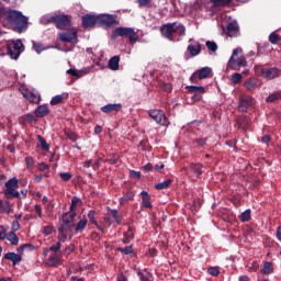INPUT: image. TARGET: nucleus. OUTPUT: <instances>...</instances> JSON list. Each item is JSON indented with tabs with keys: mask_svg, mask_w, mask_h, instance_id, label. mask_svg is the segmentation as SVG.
Wrapping results in <instances>:
<instances>
[{
	"mask_svg": "<svg viewBox=\"0 0 281 281\" xmlns=\"http://www.w3.org/2000/svg\"><path fill=\"white\" fill-rule=\"evenodd\" d=\"M33 43V49L36 52V54H41V52H45V46L43 44L37 43V42H32Z\"/></svg>",
	"mask_w": 281,
	"mask_h": 281,
	"instance_id": "43",
	"label": "nucleus"
},
{
	"mask_svg": "<svg viewBox=\"0 0 281 281\" xmlns=\"http://www.w3.org/2000/svg\"><path fill=\"white\" fill-rule=\"evenodd\" d=\"M249 218H251V210H246L245 212L241 213L240 221L243 223H247V221H249Z\"/></svg>",
	"mask_w": 281,
	"mask_h": 281,
	"instance_id": "41",
	"label": "nucleus"
},
{
	"mask_svg": "<svg viewBox=\"0 0 281 281\" xmlns=\"http://www.w3.org/2000/svg\"><path fill=\"white\" fill-rule=\"evenodd\" d=\"M22 52H25V46L21 40H15L7 45V54L13 59L18 60Z\"/></svg>",
	"mask_w": 281,
	"mask_h": 281,
	"instance_id": "7",
	"label": "nucleus"
},
{
	"mask_svg": "<svg viewBox=\"0 0 281 281\" xmlns=\"http://www.w3.org/2000/svg\"><path fill=\"white\" fill-rule=\"evenodd\" d=\"M4 194L7 199H12L14 196L15 199H19L20 193L16 191V188L7 187L4 190Z\"/></svg>",
	"mask_w": 281,
	"mask_h": 281,
	"instance_id": "23",
	"label": "nucleus"
},
{
	"mask_svg": "<svg viewBox=\"0 0 281 281\" xmlns=\"http://www.w3.org/2000/svg\"><path fill=\"white\" fill-rule=\"evenodd\" d=\"M205 78H212V68L203 67L196 70L190 78L191 82H196V80H205Z\"/></svg>",
	"mask_w": 281,
	"mask_h": 281,
	"instance_id": "10",
	"label": "nucleus"
},
{
	"mask_svg": "<svg viewBox=\"0 0 281 281\" xmlns=\"http://www.w3.org/2000/svg\"><path fill=\"white\" fill-rule=\"evenodd\" d=\"M80 203V199L74 196L70 204V212L61 216V223L58 228V240L67 243L74 238V227H76V206Z\"/></svg>",
	"mask_w": 281,
	"mask_h": 281,
	"instance_id": "1",
	"label": "nucleus"
},
{
	"mask_svg": "<svg viewBox=\"0 0 281 281\" xmlns=\"http://www.w3.org/2000/svg\"><path fill=\"white\" fill-rule=\"evenodd\" d=\"M7 21L18 32H25V30H27V16L19 11L9 10Z\"/></svg>",
	"mask_w": 281,
	"mask_h": 281,
	"instance_id": "2",
	"label": "nucleus"
},
{
	"mask_svg": "<svg viewBox=\"0 0 281 281\" xmlns=\"http://www.w3.org/2000/svg\"><path fill=\"white\" fill-rule=\"evenodd\" d=\"M117 36L130 38L131 45H135L139 41V35H137V32L133 27H116L112 34V38H117Z\"/></svg>",
	"mask_w": 281,
	"mask_h": 281,
	"instance_id": "6",
	"label": "nucleus"
},
{
	"mask_svg": "<svg viewBox=\"0 0 281 281\" xmlns=\"http://www.w3.org/2000/svg\"><path fill=\"white\" fill-rule=\"evenodd\" d=\"M8 229H10L8 226L0 225V240H5L8 237Z\"/></svg>",
	"mask_w": 281,
	"mask_h": 281,
	"instance_id": "40",
	"label": "nucleus"
},
{
	"mask_svg": "<svg viewBox=\"0 0 281 281\" xmlns=\"http://www.w3.org/2000/svg\"><path fill=\"white\" fill-rule=\"evenodd\" d=\"M60 179H63V181H69V179H71V173L69 172H61L59 173Z\"/></svg>",
	"mask_w": 281,
	"mask_h": 281,
	"instance_id": "58",
	"label": "nucleus"
},
{
	"mask_svg": "<svg viewBox=\"0 0 281 281\" xmlns=\"http://www.w3.org/2000/svg\"><path fill=\"white\" fill-rule=\"evenodd\" d=\"M149 117L156 122L157 124H160V126H168L169 122L166 117V113L161 110H150Z\"/></svg>",
	"mask_w": 281,
	"mask_h": 281,
	"instance_id": "9",
	"label": "nucleus"
},
{
	"mask_svg": "<svg viewBox=\"0 0 281 281\" xmlns=\"http://www.w3.org/2000/svg\"><path fill=\"white\" fill-rule=\"evenodd\" d=\"M38 170L40 172H45L44 177H49V175H47L49 172V165H45L44 162H41L38 166Z\"/></svg>",
	"mask_w": 281,
	"mask_h": 281,
	"instance_id": "45",
	"label": "nucleus"
},
{
	"mask_svg": "<svg viewBox=\"0 0 281 281\" xmlns=\"http://www.w3.org/2000/svg\"><path fill=\"white\" fill-rule=\"evenodd\" d=\"M35 212L40 218H43V210L41 209V205H35Z\"/></svg>",
	"mask_w": 281,
	"mask_h": 281,
	"instance_id": "59",
	"label": "nucleus"
},
{
	"mask_svg": "<svg viewBox=\"0 0 281 281\" xmlns=\"http://www.w3.org/2000/svg\"><path fill=\"white\" fill-rule=\"evenodd\" d=\"M238 32H239L238 22L233 21L227 24L228 36H231V37L238 36Z\"/></svg>",
	"mask_w": 281,
	"mask_h": 281,
	"instance_id": "18",
	"label": "nucleus"
},
{
	"mask_svg": "<svg viewBox=\"0 0 281 281\" xmlns=\"http://www.w3.org/2000/svg\"><path fill=\"white\" fill-rule=\"evenodd\" d=\"M131 177H134V179H139L142 177V173L139 171H130Z\"/></svg>",
	"mask_w": 281,
	"mask_h": 281,
	"instance_id": "60",
	"label": "nucleus"
},
{
	"mask_svg": "<svg viewBox=\"0 0 281 281\" xmlns=\"http://www.w3.org/2000/svg\"><path fill=\"white\" fill-rule=\"evenodd\" d=\"M25 249H34V246L30 244H24L18 248V252L23 254Z\"/></svg>",
	"mask_w": 281,
	"mask_h": 281,
	"instance_id": "53",
	"label": "nucleus"
},
{
	"mask_svg": "<svg viewBox=\"0 0 281 281\" xmlns=\"http://www.w3.org/2000/svg\"><path fill=\"white\" fill-rule=\"evenodd\" d=\"M95 23H99L98 15L88 14L82 18L83 27H93Z\"/></svg>",
	"mask_w": 281,
	"mask_h": 281,
	"instance_id": "17",
	"label": "nucleus"
},
{
	"mask_svg": "<svg viewBox=\"0 0 281 281\" xmlns=\"http://www.w3.org/2000/svg\"><path fill=\"white\" fill-rule=\"evenodd\" d=\"M187 91L190 93H205V88L202 86H188Z\"/></svg>",
	"mask_w": 281,
	"mask_h": 281,
	"instance_id": "30",
	"label": "nucleus"
},
{
	"mask_svg": "<svg viewBox=\"0 0 281 281\" xmlns=\"http://www.w3.org/2000/svg\"><path fill=\"white\" fill-rule=\"evenodd\" d=\"M150 3V0H138V5L140 8H144V5H148Z\"/></svg>",
	"mask_w": 281,
	"mask_h": 281,
	"instance_id": "64",
	"label": "nucleus"
},
{
	"mask_svg": "<svg viewBox=\"0 0 281 281\" xmlns=\"http://www.w3.org/2000/svg\"><path fill=\"white\" fill-rule=\"evenodd\" d=\"M232 82L234 85H240V82H243V75L239 72H234L232 75Z\"/></svg>",
	"mask_w": 281,
	"mask_h": 281,
	"instance_id": "37",
	"label": "nucleus"
},
{
	"mask_svg": "<svg viewBox=\"0 0 281 281\" xmlns=\"http://www.w3.org/2000/svg\"><path fill=\"white\" fill-rule=\"evenodd\" d=\"M160 32L162 36H165L169 41H175V38H172L173 34H179V36H186V26L178 22L168 23L160 27Z\"/></svg>",
	"mask_w": 281,
	"mask_h": 281,
	"instance_id": "3",
	"label": "nucleus"
},
{
	"mask_svg": "<svg viewBox=\"0 0 281 281\" xmlns=\"http://www.w3.org/2000/svg\"><path fill=\"white\" fill-rule=\"evenodd\" d=\"M109 215L112 216V218H114V221H115L116 223H119V224L122 223V217L120 216V213H117L116 210L110 211V212H109Z\"/></svg>",
	"mask_w": 281,
	"mask_h": 281,
	"instance_id": "44",
	"label": "nucleus"
},
{
	"mask_svg": "<svg viewBox=\"0 0 281 281\" xmlns=\"http://www.w3.org/2000/svg\"><path fill=\"white\" fill-rule=\"evenodd\" d=\"M269 41L270 43H272V45H278V43H280V35L271 33L269 36Z\"/></svg>",
	"mask_w": 281,
	"mask_h": 281,
	"instance_id": "48",
	"label": "nucleus"
},
{
	"mask_svg": "<svg viewBox=\"0 0 281 281\" xmlns=\"http://www.w3.org/2000/svg\"><path fill=\"white\" fill-rule=\"evenodd\" d=\"M244 87L248 90V91H256V89H258V79L256 78H249L244 82Z\"/></svg>",
	"mask_w": 281,
	"mask_h": 281,
	"instance_id": "20",
	"label": "nucleus"
},
{
	"mask_svg": "<svg viewBox=\"0 0 281 281\" xmlns=\"http://www.w3.org/2000/svg\"><path fill=\"white\" fill-rule=\"evenodd\" d=\"M34 113L36 117H45V115H49V108L47 105H40Z\"/></svg>",
	"mask_w": 281,
	"mask_h": 281,
	"instance_id": "22",
	"label": "nucleus"
},
{
	"mask_svg": "<svg viewBox=\"0 0 281 281\" xmlns=\"http://www.w3.org/2000/svg\"><path fill=\"white\" fill-rule=\"evenodd\" d=\"M209 273H210V276H218V273H221V270H218V268H216V267H211V268H209Z\"/></svg>",
	"mask_w": 281,
	"mask_h": 281,
	"instance_id": "56",
	"label": "nucleus"
},
{
	"mask_svg": "<svg viewBox=\"0 0 281 281\" xmlns=\"http://www.w3.org/2000/svg\"><path fill=\"white\" fill-rule=\"evenodd\" d=\"M134 198H135V193L128 192L127 194H125L123 198L120 199V204L124 205L126 201H133Z\"/></svg>",
	"mask_w": 281,
	"mask_h": 281,
	"instance_id": "34",
	"label": "nucleus"
},
{
	"mask_svg": "<svg viewBox=\"0 0 281 281\" xmlns=\"http://www.w3.org/2000/svg\"><path fill=\"white\" fill-rule=\"evenodd\" d=\"M281 69L278 67L266 68L263 71L265 80H276V78H280Z\"/></svg>",
	"mask_w": 281,
	"mask_h": 281,
	"instance_id": "13",
	"label": "nucleus"
},
{
	"mask_svg": "<svg viewBox=\"0 0 281 281\" xmlns=\"http://www.w3.org/2000/svg\"><path fill=\"white\" fill-rule=\"evenodd\" d=\"M66 74H68L69 76H75L76 78H81V75L77 69L70 68L66 71Z\"/></svg>",
	"mask_w": 281,
	"mask_h": 281,
	"instance_id": "54",
	"label": "nucleus"
},
{
	"mask_svg": "<svg viewBox=\"0 0 281 281\" xmlns=\"http://www.w3.org/2000/svg\"><path fill=\"white\" fill-rule=\"evenodd\" d=\"M190 170H193V172L198 176L201 177L203 175V170H201V165L192 164L189 166Z\"/></svg>",
	"mask_w": 281,
	"mask_h": 281,
	"instance_id": "36",
	"label": "nucleus"
},
{
	"mask_svg": "<svg viewBox=\"0 0 281 281\" xmlns=\"http://www.w3.org/2000/svg\"><path fill=\"white\" fill-rule=\"evenodd\" d=\"M25 162H26V168H29V170H32V167L34 166V159H32V157H26Z\"/></svg>",
	"mask_w": 281,
	"mask_h": 281,
	"instance_id": "57",
	"label": "nucleus"
},
{
	"mask_svg": "<svg viewBox=\"0 0 281 281\" xmlns=\"http://www.w3.org/2000/svg\"><path fill=\"white\" fill-rule=\"evenodd\" d=\"M261 142L262 144H269L271 142V136L265 135L263 137H261Z\"/></svg>",
	"mask_w": 281,
	"mask_h": 281,
	"instance_id": "62",
	"label": "nucleus"
},
{
	"mask_svg": "<svg viewBox=\"0 0 281 281\" xmlns=\"http://www.w3.org/2000/svg\"><path fill=\"white\" fill-rule=\"evenodd\" d=\"M23 98H25L26 100H29V102H31L32 104H38V102H41V94L31 91V90H25V89H20Z\"/></svg>",
	"mask_w": 281,
	"mask_h": 281,
	"instance_id": "12",
	"label": "nucleus"
},
{
	"mask_svg": "<svg viewBox=\"0 0 281 281\" xmlns=\"http://www.w3.org/2000/svg\"><path fill=\"white\" fill-rule=\"evenodd\" d=\"M54 226H45L42 231V233L45 234V236H49L50 234H54Z\"/></svg>",
	"mask_w": 281,
	"mask_h": 281,
	"instance_id": "52",
	"label": "nucleus"
},
{
	"mask_svg": "<svg viewBox=\"0 0 281 281\" xmlns=\"http://www.w3.org/2000/svg\"><path fill=\"white\" fill-rule=\"evenodd\" d=\"M228 67L235 71L240 70V67H247V59L243 56V48L237 47L233 50V54L228 60Z\"/></svg>",
	"mask_w": 281,
	"mask_h": 281,
	"instance_id": "5",
	"label": "nucleus"
},
{
	"mask_svg": "<svg viewBox=\"0 0 281 281\" xmlns=\"http://www.w3.org/2000/svg\"><path fill=\"white\" fill-rule=\"evenodd\" d=\"M41 23H43L44 25L47 23H55L58 30H65L66 27L71 26V16H69L68 14H56L49 18L44 16L42 18Z\"/></svg>",
	"mask_w": 281,
	"mask_h": 281,
	"instance_id": "4",
	"label": "nucleus"
},
{
	"mask_svg": "<svg viewBox=\"0 0 281 281\" xmlns=\"http://www.w3.org/2000/svg\"><path fill=\"white\" fill-rule=\"evenodd\" d=\"M59 262H60V259L56 255H53L47 259L46 266L56 267V265H58Z\"/></svg>",
	"mask_w": 281,
	"mask_h": 281,
	"instance_id": "32",
	"label": "nucleus"
},
{
	"mask_svg": "<svg viewBox=\"0 0 281 281\" xmlns=\"http://www.w3.org/2000/svg\"><path fill=\"white\" fill-rule=\"evenodd\" d=\"M65 135L70 139L71 142H76L78 139V135L76 133L71 132V130H66Z\"/></svg>",
	"mask_w": 281,
	"mask_h": 281,
	"instance_id": "47",
	"label": "nucleus"
},
{
	"mask_svg": "<svg viewBox=\"0 0 281 281\" xmlns=\"http://www.w3.org/2000/svg\"><path fill=\"white\" fill-rule=\"evenodd\" d=\"M7 240H9V243H11V245H19V237L16 236V234L14 232H10L9 234H7Z\"/></svg>",
	"mask_w": 281,
	"mask_h": 281,
	"instance_id": "31",
	"label": "nucleus"
},
{
	"mask_svg": "<svg viewBox=\"0 0 281 281\" xmlns=\"http://www.w3.org/2000/svg\"><path fill=\"white\" fill-rule=\"evenodd\" d=\"M121 251L122 254H125L126 256H128V254H133V248L131 247L122 248Z\"/></svg>",
	"mask_w": 281,
	"mask_h": 281,
	"instance_id": "63",
	"label": "nucleus"
},
{
	"mask_svg": "<svg viewBox=\"0 0 281 281\" xmlns=\"http://www.w3.org/2000/svg\"><path fill=\"white\" fill-rule=\"evenodd\" d=\"M5 188H19V180L16 178H11L5 182Z\"/></svg>",
	"mask_w": 281,
	"mask_h": 281,
	"instance_id": "39",
	"label": "nucleus"
},
{
	"mask_svg": "<svg viewBox=\"0 0 281 281\" xmlns=\"http://www.w3.org/2000/svg\"><path fill=\"white\" fill-rule=\"evenodd\" d=\"M140 281H150L153 280V274L148 271L138 272Z\"/></svg>",
	"mask_w": 281,
	"mask_h": 281,
	"instance_id": "33",
	"label": "nucleus"
},
{
	"mask_svg": "<svg viewBox=\"0 0 281 281\" xmlns=\"http://www.w3.org/2000/svg\"><path fill=\"white\" fill-rule=\"evenodd\" d=\"M87 227V218L80 220L75 226L76 234H82Z\"/></svg>",
	"mask_w": 281,
	"mask_h": 281,
	"instance_id": "25",
	"label": "nucleus"
},
{
	"mask_svg": "<svg viewBox=\"0 0 281 281\" xmlns=\"http://www.w3.org/2000/svg\"><path fill=\"white\" fill-rule=\"evenodd\" d=\"M142 199H143V205L144 207L150 209L153 207V204L150 203V194L146 191H142Z\"/></svg>",
	"mask_w": 281,
	"mask_h": 281,
	"instance_id": "26",
	"label": "nucleus"
},
{
	"mask_svg": "<svg viewBox=\"0 0 281 281\" xmlns=\"http://www.w3.org/2000/svg\"><path fill=\"white\" fill-rule=\"evenodd\" d=\"M12 232H19L21 229V224H19V221H13L11 226Z\"/></svg>",
	"mask_w": 281,
	"mask_h": 281,
	"instance_id": "55",
	"label": "nucleus"
},
{
	"mask_svg": "<svg viewBox=\"0 0 281 281\" xmlns=\"http://www.w3.org/2000/svg\"><path fill=\"white\" fill-rule=\"evenodd\" d=\"M60 247H61V244H60V241H58V243H56V245H54V246H50V251H58V249H60Z\"/></svg>",
	"mask_w": 281,
	"mask_h": 281,
	"instance_id": "61",
	"label": "nucleus"
},
{
	"mask_svg": "<svg viewBox=\"0 0 281 281\" xmlns=\"http://www.w3.org/2000/svg\"><path fill=\"white\" fill-rule=\"evenodd\" d=\"M249 106H254V98L249 95L243 97L239 101L240 111L247 112V109H249Z\"/></svg>",
	"mask_w": 281,
	"mask_h": 281,
	"instance_id": "16",
	"label": "nucleus"
},
{
	"mask_svg": "<svg viewBox=\"0 0 281 281\" xmlns=\"http://www.w3.org/2000/svg\"><path fill=\"white\" fill-rule=\"evenodd\" d=\"M59 41L64 43H70L71 45H76L78 43V32H61L58 34Z\"/></svg>",
	"mask_w": 281,
	"mask_h": 281,
	"instance_id": "11",
	"label": "nucleus"
},
{
	"mask_svg": "<svg viewBox=\"0 0 281 281\" xmlns=\"http://www.w3.org/2000/svg\"><path fill=\"white\" fill-rule=\"evenodd\" d=\"M37 139L41 144V147L43 150H49V145L47 144V142L45 140V138H43V136L38 135Z\"/></svg>",
	"mask_w": 281,
	"mask_h": 281,
	"instance_id": "46",
	"label": "nucleus"
},
{
	"mask_svg": "<svg viewBox=\"0 0 281 281\" xmlns=\"http://www.w3.org/2000/svg\"><path fill=\"white\" fill-rule=\"evenodd\" d=\"M261 273H263V276H271V273H273V263L266 261L263 263V268L261 270Z\"/></svg>",
	"mask_w": 281,
	"mask_h": 281,
	"instance_id": "28",
	"label": "nucleus"
},
{
	"mask_svg": "<svg viewBox=\"0 0 281 281\" xmlns=\"http://www.w3.org/2000/svg\"><path fill=\"white\" fill-rule=\"evenodd\" d=\"M192 10H194L195 12H201V10H203V1L195 0L194 3L192 4Z\"/></svg>",
	"mask_w": 281,
	"mask_h": 281,
	"instance_id": "42",
	"label": "nucleus"
},
{
	"mask_svg": "<svg viewBox=\"0 0 281 281\" xmlns=\"http://www.w3.org/2000/svg\"><path fill=\"white\" fill-rule=\"evenodd\" d=\"M278 100H281V93L274 92L266 99V102H278Z\"/></svg>",
	"mask_w": 281,
	"mask_h": 281,
	"instance_id": "38",
	"label": "nucleus"
},
{
	"mask_svg": "<svg viewBox=\"0 0 281 281\" xmlns=\"http://www.w3.org/2000/svg\"><path fill=\"white\" fill-rule=\"evenodd\" d=\"M232 0H210L206 5V10L211 12H218V8H223V5H227Z\"/></svg>",
	"mask_w": 281,
	"mask_h": 281,
	"instance_id": "14",
	"label": "nucleus"
},
{
	"mask_svg": "<svg viewBox=\"0 0 281 281\" xmlns=\"http://www.w3.org/2000/svg\"><path fill=\"white\" fill-rule=\"evenodd\" d=\"M65 98H68L67 93L55 95L52 98L50 104L53 106H56V104H60V102H63V100H65Z\"/></svg>",
	"mask_w": 281,
	"mask_h": 281,
	"instance_id": "29",
	"label": "nucleus"
},
{
	"mask_svg": "<svg viewBox=\"0 0 281 281\" xmlns=\"http://www.w3.org/2000/svg\"><path fill=\"white\" fill-rule=\"evenodd\" d=\"M88 218L92 225H95L98 227V221H95V211H89Z\"/></svg>",
	"mask_w": 281,
	"mask_h": 281,
	"instance_id": "49",
	"label": "nucleus"
},
{
	"mask_svg": "<svg viewBox=\"0 0 281 281\" xmlns=\"http://www.w3.org/2000/svg\"><path fill=\"white\" fill-rule=\"evenodd\" d=\"M109 67L112 71L120 69V56H114L109 60Z\"/></svg>",
	"mask_w": 281,
	"mask_h": 281,
	"instance_id": "24",
	"label": "nucleus"
},
{
	"mask_svg": "<svg viewBox=\"0 0 281 281\" xmlns=\"http://www.w3.org/2000/svg\"><path fill=\"white\" fill-rule=\"evenodd\" d=\"M187 50L190 56H199L201 54V43L190 38Z\"/></svg>",
	"mask_w": 281,
	"mask_h": 281,
	"instance_id": "15",
	"label": "nucleus"
},
{
	"mask_svg": "<svg viewBox=\"0 0 281 281\" xmlns=\"http://www.w3.org/2000/svg\"><path fill=\"white\" fill-rule=\"evenodd\" d=\"M0 212H5V214H10L12 212V204L8 201L0 200Z\"/></svg>",
	"mask_w": 281,
	"mask_h": 281,
	"instance_id": "27",
	"label": "nucleus"
},
{
	"mask_svg": "<svg viewBox=\"0 0 281 281\" xmlns=\"http://www.w3.org/2000/svg\"><path fill=\"white\" fill-rule=\"evenodd\" d=\"M206 47H207L209 52H216L218 49V45H216L212 41L206 42Z\"/></svg>",
	"mask_w": 281,
	"mask_h": 281,
	"instance_id": "50",
	"label": "nucleus"
},
{
	"mask_svg": "<svg viewBox=\"0 0 281 281\" xmlns=\"http://www.w3.org/2000/svg\"><path fill=\"white\" fill-rule=\"evenodd\" d=\"M122 110V104L117 103V104H106L104 106L101 108V111L103 113H113L115 111H121Z\"/></svg>",
	"mask_w": 281,
	"mask_h": 281,
	"instance_id": "21",
	"label": "nucleus"
},
{
	"mask_svg": "<svg viewBox=\"0 0 281 281\" xmlns=\"http://www.w3.org/2000/svg\"><path fill=\"white\" fill-rule=\"evenodd\" d=\"M170 183H172V179H167L164 182L156 184V189L157 190H166V188L170 187Z\"/></svg>",
	"mask_w": 281,
	"mask_h": 281,
	"instance_id": "35",
	"label": "nucleus"
},
{
	"mask_svg": "<svg viewBox=\"0 0 281 281\" xmlns=\"http://www.w3.org/2000/svg\"><path fill=\"white\" fill-rule=\"evenodd\" d=\"M267 68H263L262 66H256L255 67V74L256 76H262V78H265V70Z\"/></svg>",
	"mask_w": 281,
	"mask_h": 281,
	"instance_id": "51",
	"label": "nucleus"
},
{
	"mask_svg": "<svg viewBox=\"0 0 281 281\" xmlns=\"http://www.w3.org/2000/svg\"><path fill=\"white\" fill-rule=\"evenodd\" d=\"M5 260H10L13 265H19L23 260V257L16 252H8L4 255Z\"/></svg>",
	"mask_w": 281,
	"mask_h": 281,
	"instance_id": "19",
	"label": "nucleus"
},
{
	"mask_svg": "<svg viewBox=\"0 0 281 281\" xmlns=\"http://www.w3.org/2000/svg\"><path fill=\"white\" fill-rule=\"evenodd\" d=\"M99 25L103 27H115L120 25V20L115 14H100L98 15Z\"/></svg>",
	"mask_w": 281,
	"mask_h": 281,
	"instance_id": "8",
	"label": "nucleus"
}]
</instances>
